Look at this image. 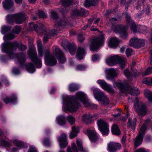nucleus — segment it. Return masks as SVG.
Masks as SVG:
<instances>
[{"label": "nucleus", "instance_id": "obj_23", "mask_svg": "<svg viewBox=\"0 0 152 152\" xmlns=\"http://www.w3.org/2000/svg\"><path fill=\"white\" fill-rule=\"evenodd\" d=\"M109 46L111 48H116L118 44V41L115 37H113L110 39L108 43Z\"/></svg>", "mask_w": 152, "mask_h": 152}, {"label": "nucleus", "instance_id": "obj_53", "mask_svg": "<svg viewBox=\"0 0 152 152\" xmlns=\"http://www.w3.org/2000/svg\"><path fill=\"white\" fill-rule=\"evenodd\" d=\"M20 28L19 26H15L13 30V32L15 34H18L20 31Z\"/></svg>", "mask_w": 152, "mask_h": 152}, {"label": "nucleus", "instance_id": "obj_2", "mask_svg": "<svg viewBox=\"0 0 152 152\" xmlns=\"http://www.w3.org/2000/svg\"><path fill=\"white\" fill-rule=\"evenodd\" d=\"M18 47L20 50H24L26 48V47L23 45H19L17 42H8L3 43L1 45V50L3 52L7 53L10 59L13 58L16 56L18 62L21 63L26 61V58L25 54L22 53L16 55L13 53V50H15Z\"/></svg>", "mask_w": 152, "mask_h": 152}, {"label": "nucleus", "instance_id": "obj_3", "mask_svg": "<svg viewBox=\"0 0 152 152\" xmlns=\"http://www.w3.org/2000/svg\"><path fill=\"white\" fill-rule=\"evenodd\" d=\"M126 62L125 58L117 55L109 56L106 60V64L109 66H113L118 64L122 69L125 67Z\"/></svg>", "mask_w": 152, "mask_h": 152}, {"label": "nucleus", "instance_id": "obj_5", "mask_svg": "<svg viewBox=\"0 0 152 152\" xmlns=\"http://www.w3.org/2000/svg\"><path fill=\"white\" fill-rule=\"evenodd\" d=\"M134 107L135 111L138 113L139 115L142 116L145 115L147 112L146 107L143 104L139 102L138 99L136 97L134 102Z\"/></svg>", "mask_w": 152, "mask_h": 152}, {"label": "nucleus", "instance_id": "obj_37", "mask_svg": "<svg viewBox=\"0 0 152 152\" xmlns=\"http://www.w3.org/2000/svg\"><path fill=\"white\" fill-rule=\"evenodd\" d=\"M111 131L113 134L115 135H119L120 134V130L118 126L116 124H114L112 126Z\"/></svg>", "mask_w": 152, "mask_h": 152}, {"label": "nucleus", "instance_id": "obj_44", "mask_svg": "<svg viewBox=\"0 0 152 152\" xmlns=\"http://www.w3.org/2000/svg\"><path fill=\"white\" fill-rule=\"evenodd\" d=\"M124 74L127 78L129 80H132V77H133L132 75L129 73V70L126 69L124 71Z\"/></svg>", "mask_w": 152, "mask_h": 152}, {"label": "nucleus", "instance_id": "obj_58", "mask_svg": "<svg viewBox=\"0 0 152 152\" xmlns=\"http://www.w3.org/2000/svg\"><path fill=\"white\" fill-rule=\"evenodd\" d=\"M28 152H37L36 148L34 146L30 147Z\"/></svg>", "mask_w": 152, "mask_h": 152}, {"label": "nucleus", "instance_id": "obj_32", "mask_svg": "<svg viewBox=\"0 0 152 152\" xmlns=\"http://www.w3.org/2000/svg\"><path fill=\"white\" fill-rule=\"evenodd\" d=\"M144 94L148 101L152 103V92L146 89L144 91Z\"/></svg>", "mask_w": 152, "mask_h": 152}, {"label": "nucleus", "instance_id": "obj_56", "mask_svg": "<svg viewBox=\"0 0 152 152\" xmlns=\"http://www.w3.org/2000/svg\"><path fill=\"white\" fill-rule=\"evenodd\" d=\"M86 68V66L85 65H78L77 66V69L78 70H84Z\"/></svg>", "mask_w": 152, "mask_h": 152}, {"label": "nucleus", "instance_id": "obj_34", "mask_svg": "<svg viewBox=\"0 0 152 152\" xmlns=\"http://www.w3.org/2000/svg\"><path fill=\"white\" fill-rule=\"evenodd\" d=\"M79 87V86L77 84L71 83L69 86V89L70 91L72 92L78 90Z\"/></svg>", "mask_w": 152, "mask_h": 152}, {"label": "nucleus", "instance_id": "obj_25", "mask_svg": "<svg viewBox=\"0 0 152 152\" xmlns=\"http://www.w3.org/2000/svg\"><path fill=\"white\" fill-rule=\"evenodd\" d=\"M113 84L114 86L119 88L123 94H125L126 92V90L127 87H125L122 83L120 82H114Z\"/></svg>", "mask_w": 152, "mask_h": 152}, {"label": "nucleus", "instance_id": "obj_12", "mask_svg": "<svg viewBox=\"0 0 152 152\" xmlns=\"http://www.w3.org/2000/svg\"><path fill=\"white\" fill-rule=\"evenodd\" d=\"M105 72L107 75L106 78L109 80H113L114 77H117L119 72L118 70L112 68L106 69Z\"/></svg>", "mask_w": 152, "mask_h": 152}, {"label": "nucleus", "instance_id": "obj_41", "mask_svg": "<svg viewBox=\"0 0 152 152\" xmlns=\"http://www.w3.org/2000/svg\"><path fill=\"white\" fill-rule=\"evenodd\" d=\"M73 0H60V2L64 7L69 6L72 3Z\"/></svg>", "mask_w": 152, "mask_h": 152}, {"label": "nucleus", "instance_id": "obj_33", "mask_svg": "<svg viewBox=\"0 0 152 152\" xmlns=\"http://www.w3.org/2000/svg\"><path fill=\"white\" fill-rule=\"evenodd\" d=\"M97 1L98 0H86L84 5L86 7L94 6L96 4Z\"/></svg>", "mask_w": 152, "mask_h": 152}, {"label": "nucleus", "instance_id": "obj_60", "mask_svg": "<svg viewBox=\"0 0 152 152\" xmlns=\"http://www.w3.org/2000/svg\"><path fill=\"white\" fill-rule=\"evenodd\" d=\"M78 39L79 41L81 42L84 40L85 38L83 35L80 34L78 36Z\"/></svg>", "mask_w": 152, "mask_h": 152}, {"label": "nucleus", "instance_id": "obj_36", "mask_svg": "<svg viewBox=\"0 0 152 152\" xmlns=\"http://www.w3.org/2000/svg\"><path fill=\"white\" fill-rule=\"evenodd\" d=\"M57 123L60 125H64L65 124V119L62 115L58 116L56 118Z\"/></svg>", "mask_w": 152, "mask_h": 152}, {"label": "nucleus", "instance_id": "obj_62", "mask_svg": "<svg viewBox=\"0 0 152 152\" xmlns=\"http://www.w3.org/2000/svg\"><path fill=\"white\" fill-rule=\"evenodd\" d=\"M76 48V47H75L74 46L72 48H70L69 49V51L71 54H74V51L75 50V49Z\"/></svg>", "mask_w": 152, "mask_h": 152}, {"label": "nucleus", "instance_id": "obj_29", "mask_svg": "<svg viewBox=\"0 0 152 152\" xmlns=\"http://www.w3.org/2000/svg\"><path fill=\"white\" fill-rule=\"evenodd\" d=\"M79 132V129L77 127L73 126L72 128V131L70 133L69 137L71 139L77 136V133Z\"/></svg>", "mask_w": 152, "mask_h": 152}, {"label": "nucleus", "instance_id": "obj_10", "mask_svg": "<svg viewBox=\"0 0 152 152\" xmlns=\"http://www.w3.org/2000/svg\"><path fill=\"white\" fill-rule=\"evenodd\" d=\"M97 124L99 129L103 135L108 134L109 132V126L105 121L100 119L97 121Z\"/></svg>", "mask_w": 152, "mask_h": 152}, {"label": "nucleus", "instance_id": "obj_30", "mask_svg": "<svg viewBox=\"0 0 152 152\" xmlns=\"http://www.w3.org/2000/svg\"><path fill=\"white\" fill-rule=\"evenodd\" d=\"M85 13V11L84 9H81L80 11L77 9H75L73 11V13L72 14V16L75 18L76 16L78 15H82Z\"/></svg>", "mask_w": 152, "mask_h": 152}, {"label": "nucleus", "instance_id": "obj_52", "mask_svg": "<svg viewBox=\"0 0 152 152\" xmlns=\"http://www.w3.org/2000/svg\"><path fill=\"white\" fill-rule=\"evenodd\" d=\"M140 32L142 34H145L147 33V27L143 26H141L140 27Z\"/></svg>", "mask_w": 152, "mask_h": 152}, {"label": "nucleus", "instance_id": "obj_20", "mask_svg": "<svg viewBox=\"0 0 152 152\" xmlns=\"http://www.w3.org/2000/svg\"><path fill=\"white\" fill-rule=\"evenodd\" d=\"M58 140L59 142L60 147L61 148L65 147L68 144L67 141L66 135L65 134H63L60 136L58 138Z\"/></svg>", "mask_w": 152, "mask_h": 152}, {"label": "nucleus", "instance_id": "obj_28", "mask_svg": "<svg viewBox=\"0 0 152 152\" xmlns=\"http://www.w3.org/2000/svg\"><path fill=\"white\" fill-rule=\"evenodd\" d=\"M3 4L5 9L9 10L12 7L13 2L12 0H6Z\"/></svg>", "mask_w": 152, "mask_h": 152}, {"label": "nucleus", "instance_id": "obj_46", "mask_svg": "<svg viewBox=\"0 0 152 152\" xmlns=\"http://www.w3.org/2000/svg\"><path fill=\"white\" fill-rule=\"evenodd\" d=\"M152 73V67H149L147 68L145 72L142 74V76H145L146 75Z\"/></svg>", "mask_w": 152, "mask_h": 152}, {"label": "nucleus", "instance_id": "obj_35", "mask_svg": "<svg viewBox=\"0 0 152 152\" xmlns=\"http://www.w3.org/2000/svg\"><path fill=\"white\" fill-rule=\"evenodd\" d=\"M26 68L29 72L33 73L35 71V67L32 63H28L26 66Z\"/></svg>", "mask_w": 152, "mask_h": 152}, {"label": "nucleus", "instance_id": "obj_16", "mask_svg": "<svg viewBox=\"0 0 152 152\" xmlns=\"http://www.w3.org/2000/svg\"><path fill=\"white\" fill-rule=\"evenodd\" d=\"M54 53L60 62L64 63L65 61L66 58L63 53L58 47H55Z\"/></svg>", "mask_w": 152, "mask_h": 152}, {"label": "nucleus", "instance_id": "obj_13", "mask_svg": "<svg viewBox=\"0 0 152 152\" xmlns=\"http://www.w3.org/2000/svg\"><path fill=\"white\" fill-rule=\"evenodd\" d=\"M129 44L131 46L137 48L143 46L145 45V42L143 39L133 37L130 39Z\"/></svg>", "mask_w": 152, "mask_h": 152}, {"label": "nucleus", "instance_id": "obj_21", "mask_svg": "<svg viewBox=\"0 0 152 152\" xmlns=\"http://www.w3.org/2000/svg\"><path fill=\"white\" fill-rule=\"evenodd\" d=\"M87 133L91 142H94L97 140L98 137L94 130H88Z\"/></svg>", "mask_w": 152, "mask_h": 152}, {"label": "nucleus", "instance_id": "obj_4", "mask_svg": "<svg viewBox=\"0 0 152 152\" xmlns=\"http://www.w3.org/2000/svg\"><path fill=\"white\" fill-rule=\"evenodd\" d=\"M91 89L93 91L94 96L96 99L100 101L104 105H107L109 104V100L108 99L101 91L94 88H92Z\"/></svg>", "mask_w": 152, "mask_h": 152}, {"label": "nucleus", "instance_id": "obj_26", "mask_svg": "<svg viewBox=\"0 0 152 152\" xmlns=\"http://www.w3.org/2000/svg\"><path fill=\"white\" fill-rule=\"evenodd\" d=\"M85 54V52L84 49L82 48L79 47L76 55V58L77 59L81 60L83 58V56Z\"/></svg>", "mask_w": 152, "mask_h": 152}, {"label": "nucleus", "instance_id": "obj_6", "mask_svg": "<svg viewBox=\"0 0 152 152\" xmlns=\"http://www.w3.org/2000/svg\"><path fill=\"white\" fill-rule=\"evenodd\" d=\"M149 122L148 121H146L141 128L139 132V134L137 137L135 141L134 144L135 148L137 147L142 143L143 139V135L146 129V125L149 124Z\"/></svg>", "mask_w": 152, "mask_h": 152}, {"label": "nucleus", "instance_id": "obj_47", "mask_svg": "<svg viewBox=\"0 0 152 152\" xmlns=\"http://www.w3.org/2000/svg\"><path fill=\"white\" fill-rule=\"evenodd\" d=\"M10 30L11 28L10 27L4 26L2 27L1 32L2 34H3Z\"/></svg>", "mask_w": 152, "mask_h": 152}, {"label": "nucleus", "instance_id": "obj_55", "mask_svg": "<svg viewBox=\"0 0 152 152\" xmlns=\"http://www.w3.org/2000/svg\"><path fill=\"white\" fill-rule=\"evenodd\" d=\"M44 145L46 146H49L50 142L48 138H45L42 141Z\"/></svg>", "mask_w": 152, "mask_h": 152}, {"label": "nucleus", "instance_id": "obj_19", "mask_svg": "<svg viewBox=\"0 0 152 152\" xmlns=\"http://www.w3.org/2000/svg\"><path fill=\"white\" fill-rule=\"evenodd\" d=\"M121 147L119 143L110 142L108 145L107 150L109 152H115L116 150L120 149Z\"/></svg>", "mask_w": 152, "mask_h": 152}, {"label": "nucleus", "instance_id": "obj_54", "mask_svg": "<svg viewBox=\"0 0 152 152\" xmlns=\"http://www.w3.org/2000/svg\"><path fill=\"white\" fill-rule=\"evenodd\" d=\"M37 14L40 18H45L46 17V14L42 10H39Z\"/></svg>", "mask_w": 152, "mask_h": 152}, {"label": "nucleus", "instance_id": "obj_51", "mask_svg": "<svg viewBox=\"0 0 152 152\" xmlns=\"http://www.w3.org/2000/svg\"><path fill=\"white\" fill-rule=\"evenodd\" d=\"M133 51L130 48H128L126 50V54L127 56H129L133 54Z\"/></svg>", "mask_w": 152, "mask_h": 152}, {"label": "nucleus", "instance_id": "obj_49", "mask_svg": "<svg viewBox=\"0 0 152 152\" xmlns=\"http://www.w3.org/2000/svg\"><path fill=\"white\" fill-rule=\"evenodd\" d=\"M143 83L147 85H151L152 84L151 78L149 77L147 78H145L143 80Z\"/></svg>", "mask_w": 152, "mask_h": 152}, {"label": "nucleus", "instance_id": "obj_63", "mask_svg": "<svg viewBox=\"0 0 152 152\" xmlns=\"http://www.w3.org/2000/svg\"><path fill=\"white\" fill-rule=\"evenodd\" d=\"M99 58V56L97 55H94L92 57V60L93 61H96Z\"/></svg>", "mask_w": 152, "mask_h": 152}, {"label": "nucleus", "instance_id": "obj_40", "mask_svg": "<svg viewBox=\"0 0 152 152\" xmlns=\"http://www.w3.org/2000/svg\"><path fill=\"white\" fill-rule=\"evenodd\" d=\"M53 31H54V30H53ZM53 31L51 32V33H52V34L50 32L47 33L45 34L43 37V42L44 43L47 42L48 39L51 37V35H53L55 34L53 33Z\"/></svg>", "mask_w": 152, "mask_h": 152}, {"label": "nucleus", "instance_id": "obj_8", "mask_svg": "<svg viewBox=\"0 0 152 152\" xmlns=\"http://www.w3.org/2000/svg\"><path fill=\"white\" fill-rule=\"evenodd\" d=\"M104 38V35L101 34L98 37L93 39L90 46V50L93 51L96 50L100 46L102 45Z\"/></svg>", "mask_w": 152, "mask_h": 152}, {"label": "nucleus", "instance_id": "obj_15", "mask_svg": "<svg viewBox=\"0 0 152 152\" xmlns=\"http://www.w3.org/2000/svg\"><path fill=\"white\" fill-rule=\"evenodd\" d=\"M30 28L32 30L35 31L37 33L39 34L43 33L45 31L44 30V26L42 23H39L38 25L36 24H34L32 22L29 23Z\"/></svg>", "mask_w": 152, "mask_h": 152}, {"label": "nucleus", "instance_id": "obj_45", "mask_svg": "<svg viewBox=\"0 0 152 152\" xmlns=\"http://www.w3.org/2000/svg\"><path fill=\"white\" fill-rule=\"evenodd\" d=\"M16 37L15 35L12 34L10 33L8 34L4 37V40H11L12 39Z\"/></svg>", "mask_w": 152, "mask_h": 152}, {"label": "nucleus", "instance_id": "obj_14", "mask_svg": "<svg viewBox=\"0 0 152 152\" xmlns=\"http://www.w3.org/2000/svg\"><path fill=\"white\" fill-rule=\"evenodd\" d=\"M97 82L104 90L111 94H113L114 93V91L112 88L111 86L107 84L104 80H97Z\"/></svg>", "mask_w": 152, "mask_h": 152}, {"label": "nucleus", "instance_id": "obj_42", "mask_svg": "<svg viewBox=\"0 0 152 152\" xmlns=\"http://www.w3.org/2000/svg\"><path fill=\"white\" fill-rule=\"evenodd\" d=\"M13 144L18 147L22 148L23 146V143L21 141L15 139L13 141Z\"/></svg>", "mask_w": 152, "mask_h": 152}, {"label": "nucleus", "instance_id": "obj_1", "mask_svg": "<svg viewBox=\"0 0 152 152\" xmlns=\"http://www.w3.org/2000/svg\"><path fill=\"white\" fill-rule=\"evenodd\" d=\"M81 102L85 107H89L91 108H96L97 105L91 103L87 99L86 95L80 91L76 93L75 96H72L70 98L67 97L64 100V106L63 109L65 111H69L71 112L76 111L80 106V104L77 102Z\"/></svg>", "mask_w": 152, "mask_h": 152}, {"label": "nucleus", "instance_id": "obj_18", "mask_svg": "<svg viewBox=\"0 0 152 152\" xmlns=\"http://www.w3.org/2000/svg\"><path fill=\"white\" fill-rule=\"evenodd\" d=\"M15 21L17 24H20L23 22L26 17L24 14L20 12L13 14Z\"/></svg>", "mask_w": 152, "mask_h": 152}, {"label": "nucleus", "instance_id": "obj_9", "mask_svg": "<svg viewBox=\"0 0 152 152\" xmlns=\"http://www.w3.org/2000/svg\"><path fill=\"white\" fill-rule=\"evenodd\" d=\"M45 61V64L48 66H53L57 63V61L54 57L50 54L48 49L44 50Z\"/></svg>", "mask_w": 152, "mask_h": 152}, {"label": "nucleus", "instance_id": "obj_57", "mask_svg": "<svg viewBox=\"0 0 152 152\" xmlns=\"http://www.w3.org/2000/svg\"><path fill=\"white\" fill-rule=\"evenodd\" d=\"M51 17L53 19H56L58 18V15L55 12L52 11L51 12Z\"/></svg>", "mask_w": 152, "mask_h": 152}, {"label": "nucleus", "instance_id": "obj_11", "mask_svg": "<svg viewBox=\"0 0 152 152\" xmlns=\"http://www.w3.org/2000/svg\"><path fill=\"white\" fill-rule=\"evenodd\" d=\"M28 54L31 61L36 67L39 68L41 67L42 66V61L40 59L37 58L36 50H30L28 51Z\"/></svg>", "mask_w": 152, "mask_h": 152}, {"label": "nucleus", "instance_id": "obj_43", "mask_svg": "<svg viewBox=\"0 0 152 152\" xmlns=\"http://www.w3.org/2000/svg\"><path fill=\"white\" fill-rule=\"evenodd\" d=\"M1 145L5 147H10L11 145V142L10 141L7 142L4 140H1L0 142V146Z\"/></svg>", "mask_w": 152, "mask_h": 152}, {"label": "nucleus", "instance_id": "obj_61", "mask_svg": "<svg viewBox=\"0 0 152 152\" xmlns=\"http://www.w3.org/2000/svg\"><path fill=\"white\" fill-rule=\"evenodd\" d=\"M12 72L14 74L16 75L18 74L20 72L19 70L17 68H13L12 70Z\"/></svg>", "mask_w": 152, "mask_h": 152}, {"label": "nucleus", "instance_id": "obj_22", "mask_svg": "<svg viewBox=\"0 0 152 152\" xmlns=\"http://www.w3.org/2000/svg\"><path fill=\"white\" fill-rule=\"evenodd\" d=\"M125 16L127 21L129 22V24L131 25V29L132 31L134 33L136 32L137 29L134 22L131 20V17L127 14H126Z\"/></svg>", "mask_w": 152, "mask_h": 152}, {"label": "nucleus", "instance_id": "obj_31", "mask_svg": "<svg viewBox=\"0 0 152 152\" xmlns=\"http://www.w3.org/2000/svg\"><path fill=\"white\" fill-rule=\"evenodd\" d=\"M38 51L39 55L41 57L43 56V49L42 46L41 42L40 40L37 41Z\"/></svg>", "mask_w": 152, "mask_h": 152}, {"label": "nucleus", "instance_id": "obj_39", "mask_svg": "<svg viewBox=\"0 0 152 152\" xmlns=\"http://www.w3.org/2000/svg\"><path fill=\"white\" fill-rule=\"evenodd\" d=\"M6 20L7 23L13 24L15 21L13 15H7L6 16Z\"/></svg>", "mask_w": 152, "mask_h": 152}, {"label": "nucleus", "instance_id": "obj_7", "mask_svg": "<svg viewBox=\"0 0 152 152\" xmlns=\"http://www.w3.org/2000/svg\"><path fill=\"white\" fill-rule=\"evenodd\" d=\"M117 20L116 18H112L109 21V25L114 29L115 32H120V36L122 39L126 38L128 34L126 30H122L121 31V27L119 26L115 25V22Z\"/></svg>", "mask_w": 152, "mask_h": 152}, {"label": "nucleus", "instance_id": "obj_64", "mask_svg": "<svg viewBox=\"0 0 152 152\" xmlns=\"http://www.w3.org/2000/svg\"><path fill=\"white\" fill-rule=\"evenodd\" d=\"M135 152H147L144 149L141 148L138 149L135 151Z\"/></svg>", "mask_w": 152, "mask_h": 152}, {"label": "nucleus", "instance_id": "obj_17", "mask_svg": "<svg viewBox=\"0 0 152 152\" xmlns=\"http://www.w3.org/2000/svg\"><path fill=\"white\" fill-rule=\"evenodd\" d=\"M76 142L78 148L75 143H72V149L74 152H79V151L81 152H88L85 149L83 148L80 140H77Z\"/></svg>", "mask_w": 152, "mask_h": 152}, {"label": "nucleus", "instance_id": "obj_59", "mask_svg": "<svg viewBox=\"0 0 152 152\" xmlns=\"http://www.w3.org/2000/svg\"><path fill=\"white\" fill-rule=\"evenodd\" d=\"M1 80L3 83H4L6 86H7L9 84V82L4 77H2Z\"/></svg>", "mask_w": 152, "mask_h": 152}, {"label": "nucleus", "instance_id": "obj_24", "mask_svg": "<svg viewBox=\"0 0 152 152\" xmlns=\"http://www.w3.org/2000/svg\"><path fill=\"white\" fill-rule=\"evenodd\" d=\"M126 91L127 93L129 92L132 95H137L140 93L138 89L136 87L132 88L130 87H127Z\"/></svg>", "mask_w": 152, "mask_h": 152}, {"label": "nucleus", "instance_id": "obj_48", "mask_svg": "<svg viewBox=\"0 0 152 152\" xmlns=\"http://www.w3.org/2000/svg\"><path fill=\"white\" fill-rule=\"evenodd\" d=\"M67 120L69 123L71 125L74 124L75 123V118L69 115L67 117Z\"/></svg>", "mask_w": 152, "mask_h": 152}, {"label": "nucleus", "instance_id": "obj_38", "mask_svg": "<svg viewBox=\"0 0 152 152\" xmlns=\"http://www.w3.org/2000/svg\"><path fill=\"white\" fill-rule=\"evenodd\" d=\"M92 117V115L90 114H85L83 115L82 120L86 123H88L90 121V119Z\"/></svg>", "mask_w": 152, "mask_h": 152}, {"label": "nucleus", "instance_id": "obj_27", "mask_svg": "<svg viewBox=\"0 0 152 152\" xmlns=\"http://www.w3.org/2000/svg\"><path fill=\"white\" fill-rule=\"evenodd\" d=\"M17 100V98L15 96L12 94L11 96H10V98L6 97L3 99V101L6 104L9 103H14Z\"/></svg>", "mask_w": 152, "mask_h": 152}, {"label": "nucleus", "instance_id": "obj_50", "mask_svg": "<svg viewBox=\"0 0 152 152\" xmlns=\"http://www.w3.org/2000/svg\"><path fill=\"white\" fill-rule=\"evenodd\" d=\"M136 124V121H131L130 118H129L128 120V126L130 127L134 126Z\"/></svg>", "mask_w": 152, "mask_h": 152}]
</instances>
